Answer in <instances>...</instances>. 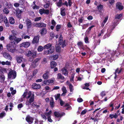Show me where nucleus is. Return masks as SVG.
<instances>
[{
  "label": "nucleus",
  "instance_id": "obj_13",
  "mask_svg": "<svg viewBox=\"0 0 124 124\" xmlns=\"http://www.w3.org/2000/svg\"><path fill=\"white\" fill-rule=\"evenodd\" d=\"M16 15L18 18L20 17L21 15V14L22 13V11L19 9H17L16 10Z\"/></svg>",
  "mask_w": 124,
  "mask_h": 124
},
{
  "label": "nucleus",
  "instance_id": "obj_7",
  "mask_svg": "<svg viewBox=\"0 0 124 124\" xmlns=\"http://www.w3.org/2000/svg\"><path fill=\"white\" fill-rule=\"evenodd\" d=\"M34 26L36 27H46V24L43 23H36L34 24Z\"/></svg>",
  "mask_w": 124,
  "mask_h": 124
},
{
  "label": "nucleus",
  "instance_id": "obj_32",
  "mask_svg": "<svg viewBox=\"0 0 124 124\" xmlns=\"http://www.w3.org/2000/svg\"><path fill=\"white\" fill-rule=\"evenodd\" d=\"M50 103L51 107L52 108H53L54 107V100L52 98L51 100Z\"/></svg>",
  "mask_w": 124,
  "mask_h": 124
},
{
  "label": "nucleus",
  "instance_id": "obj_63",
  "mask_svg": "<svg viewBox=\"0 0 124 124\" xmlns=\"http://www.w3.org/2000/svg\"><path fill=\"white\" fill-rule=\"evenodd\" d=\"M70 92H72L74 90V88L73 86L70 84Z\"/></svg>",
  "mask_w": 124,
  "mask_h": 124
},
{
  "label": "nucleus",
  "instance_id": "obj_39",
  "mask_svg": "<svg viewBox=\"0 0 124 124\" xmlns=\"http://www.w3.org/2000/svg\"><path fill=\"white\" fill-rule=\"evenodd\" d=\"M3 12L4 13L7 14L9 13V11L7 8H5L3 9Z\"/></svg>",
  "mask_w": 124,
  "mask_h": 124
},
{
  "label": "nucleus",
  "instance_id": "obj_46",
  "mask_svg": "<svg viewBox=\"0 0 124 124\" xmlns=\"http://www.w3.org/2000/svg\"><path fill=\"white\" fill-rule=\"evenodd\" d=\"M0 71L2 73L3 72L6 73L7 72L6 69L4 68H2L1 69H0Z\"/></svg>",
  "mask_w": 124,
  "mask_h": 124
},
{
  "label": "nucleus",
  "instance_id": "obj_19",
  "mask_svg": "<svg viewBox=\"0 0 124 124\" xmlns=\"http://www.w3.org/2000/svg\"><path fill=\"white\" fill-rule=\"evenodd\" d=\"M56 63L54 61H52L50 63V67L51 68H54L57 65Z\"/></svg>",
  "mask_w": 124,
  "mask_h": 124
},
{
  "label": "nucleus",
  "instance_id": "obj_23",
  "mask_svg": "<svg viewBox=\"0 0 124 124\" xmlns=\"http://www.w3.org/2000/svg\"><path fill=\"white\" fill-rule=\"evenodd\" d=\"M9 21L10 24H13L15 23V20L14 18L12 17H10L9 18Z\"/></svg>",
  "mask_w": 124,
  "mask_h": 124
},
{
  "label": "nucleus",
  "instance_id": "obj_41",
  "mask_svg": "<svg viewBox=\"0 0 124 124\" xmlns=\"http://www.w3.org/2000/svg\"><path fill=\"white\" fill-rule=\"evenodd\" d=\"M54 114L55 116L57 117H59L61 116V115L58 112H55Z\"/></svg>",
  "mask_w": 124,
  "mask_h": 124
},
{
  "label": "nucleus",
  "instance_id": "obj_59",
  "mask_svg": "<svg viewBox=\"0 0 124 124\" xmlns=\"http://www.w3.org/2000/svg\"><path fill=\"white\" fill-rule=\"evenodd\" d=\"M49 3H47L46 4L44 5V7L45 8H47L49 7Z\"/></svg>",
  "mask_w": 124,
  "mask_h": 124
},
{
  "label": "nucleus",
  "instance_id": "obj_28",
  "mask_svg": "<svg viewBox=\"0 0 124 124\" xmlns=\"http://www.w3.org/2000/svg\"><path fill=\"white\" fill-rule=\"evenodd\" d=\"M1 64L3 65H10L11 64V63L10 62H8V61L6 62H1Z\"/></svg>",
  "mask_w": 124,
  "mask_h": 124
},
{
  "label": "nucleus",
  "instance_id": "obj_17",
  "mask_svg": "<svg viewBox=\"0 0 124 124\" xmlns=\"http://www.w3.org/2000/svg\"><path fill=\"white\" fill-rule=\"evenodd\" d=\"M116 7L117 8L120 10H122L123 8V7L122 4L120 2H118L116 3Z\"/></svg>",
  "mask_w": 124,
  "mask_h": 124
},
{
  "label": "nucleus",
  "instance_id": "obj_43",
  "mask_svg": "<svg viewBox=\"0 0 124 124\" xmlns=\"http://www.w3.org/2000/svg\"><path fill=\"white\" fill-rule=\"evenodd\" d=\"M6 5L7 7V8H11L12 7V5L10 3H7Z\"/></svg>",
  "mask_w": 124,
  "mask_h": 124
},
{
  "label": "nucleus",
  "instance_id": "obj_1",
  "mask_svg": "<svg viewBox=\"0 0 124 124\" xmlns=\"http://www.w3.org/2000/svg\"><path fill=\"white\" fill-rule=\"evenodd\" d=\"M9 39L10 40L12 41L10 42L11 43H14L15 44H17L22 40L21 38H17L15 36L11 35L9 36Z\"/></svg>",
  "mask_w": 124,
  "mask_h": 124
},
{
  "label": "nucleus",
  "instance_id": "obj_8",
  "mask_svg": "<svg viewBox=\"0 0 124 124\" xmlns=\"http://www.w3.org/2000/svg\"><path fill=\"white\" fill-rule=\"evenodd\" d=\"M31 92H25L22 95V97L23 98H24L25 97L27 98H29L31 96Z\"/></svg>",
  "mask_w": 124,
  "mask_h": 124
},
{
  "label": "nucleus",
  "instance_id": "obj_55",
  "mask_svg": "<svg viewBox=\"0 0 124 124\" xmlns=\"http://www.w3.org/2000/svg\"><path fill=\"white\" fill-rule=\"evenodd\" d=\"M87 110L85 109L84 110L82 111L81 113V114L82 115H83L85 114L87 112Z\"/></svg>",
  "mask_w": 124,
  "mask_h": 124
},
{
  "label": "nucleus",
  "instance_id": "obj_51",
  "mask_svg": "<svg viewBox=\"0 0 124 124\" xmlns=\"http://www.w3.org/2000/svg\"><path fill=\"white\" fill-rule=\"evenodd\" d=\"M41 19V17H37L35 18L34 21L35 22L38 21L40 20Z\"/></svg>",
  "mask_w": 124,
  "mask_h": 124
},
{
  "label": "nucleus",
  "instance_id": "obj_44",
  "mask_svg": "<svg viewBox=\"0 0 124 124\" xmlns=\"http://www.w3.org/2000/svg\"><path fill=\"white\" fill-rule=\"evenodd\" d=\"M52 57H53V60H55L58 58V54H56L52 56Z\"/></svg>",
  "mask_w": 124,
  "mask_h": 124
},
{
  "label": "nucleus",
  "instance_id": "obj_12",
  "mask_svg": "<svg viewBox=\"0 0 124 124\" xmlns=\"http://www.w3.org/2000/svg\"><path fill=\"white\" fill-rule=\"evenodd\" d=\"M3 56L5 58L11 60V57L8 53H4L3 54Z\"/></svg>",
  "mask_w": 124,
  "mask_h": 124
},
{
  "label": "nucleus",
  "instance_id": "obj_14",
  "mask_svg": "<svg viewBox=\"0 0 124 124\" xmlns=\"http://www.w3.org/2000/svg\"><path fill=\"white\" fill-rule=\"evenodd\" d=\"M39 38L38 36H35L32 41V42L33 44L38 43L39 42Z\"/></svg>",
  "mask_w": 124,
  "mask_h": 124
},
{
  "label": "nucleus",
  "instance_id": "obj_31",
  "mask_svg": "<svg viewBox=\"0 0 124 124\" xmlns=\"http://www.w3.org/2000/svg\"><path fill=\"white\" fill-rule=\"evenodd\" d=\"M77 44L79 47L84 49L83 43L81 41L79 42Z\"/></svg>",
  "mask_w": 124,
  "mask_h": 124
},
{
  "label": "nucleus",
  "instance_id": "obj_37",
  "mask_svg": "<svg viewBox=\"0 0 124 124\" xmlns=\"http://www.w3.org/2000/svg\"><path fill=\"white\" fill-rule=\"evenodd\" d=\"M109 117L111 119L113 118H117V116L116 114H115V115L110 114L109 115Z\"/></svg>",
  "mask_w": 124,
  "mask_h": 124
},
{
  "label": "nucleus",
  "instance_id": "obj_58",
  "mask_svg": "<svg viewBox=\"0 0 124 124\" xmlns=\"http://www.w3.org/2000/svg\"><path fill=\"white\" fill-rule=\"evenodd\" d=\"M39 11L40 13L41 14H42L44 13V9H40L39 10Z\"/></svg>",
  "mask_w": 124,
  "mask_h": 124
},
{
  "label": "nucleus",
  "instance_id": "obj_60",
  "mask_svg": "<svg viewBox=\"0 0 124 124\" xmlns=\"http://www.w3.org/2000/svg\"><path fill=\"white\" fill-rule=\"evenodd\" d=\"M3 19H4V23H5V22H8V19L6 16H4V17Z\"/></svg>",
  "mask_w": 124,
  "mask_h": 124
},
{
  "label": "nucleus",
  "instance_id": "obj_24",
  "mask_svg": "<svg viewBox=\"0 0 124 124\" xmlns=\"http://www.w3.org/2000/svg\"><path fill=\"white\" fill-rule=\"evenodd\" d=\"M108 17L107 16L105 17L104 19V20L103 22L101 23V25L103 27L106 22L107 21L108 19Z\"/></svg>",
  "mask_w": 124,
  "mask_h": 124
},
{
  "label": "nucleus",
  "instance_id": "obj_33",
  "mask_svg": "<svg viewBox=\"0 0 124 124\" xmlns=\"http://www.w3.org/2000/svg\"><path fill=\"white\" fill-rule=\"evenodd\" d=\"M63 5H64V4L62 3V0H59V1L57 3V6L59 7H61Z\"/></svg>",
  "mask_w": 124,
  "mask_h": 124
},
{
  "label": "nucleus",
  "instance_id": "obj_3",
  "mask_svg": "<svg viewBox=\"0 0 124 124\" xmlns=\"http://www.w3.org/2000/svg\"><path fill=\"white\" fill-rule=\"evenodd\" d=\"M26 56H32L34 58L36 56V52L35 51H29L26 53Z\"/></svg>",
  "mask_w": 124,
  "mask_h": 124
},
{
  "label": "nucleus",
  "instance_id": "obj_15",
  "mask_svg": "<svg viewBox=\"0 0 124 124\" xmlns=\"http://www.w3.org/2000/svg\"><path fill=\"white\" fill-rule=\"evenodd\" d=\"M30 45V43L28 42H24L23 43L21 44V46L25 48L28 47Z\"/></svg>",
  "mask_w": 124,
  "mask_h": 124
},
{
  "label": "nucleus",
  "instance_id": "obj_21",
  "mask_svg": "<svg viewBox=\"0 0 124 124\" xmlns=\"http://www.w3.org/2000/svg\"><path fill=\"white\" fill-rule=\"evenodd\" d=\"M34 95L33 94L29 100H28L30 104L32 102L34 101Z\"/></svg>",
  "mask_w": 124,
  "mask_h": 124
},
{
  "label": "nucleus",
  "instance_id": "obj_40",
  "mask_svg": "<svg viewBox=\"0 0 124 124\" xmlns=\"http://www.w3.org/2000/svg\"><path fill=\"white\" fill-rule=\"evenodd\" d=\"M123 70V69L122 68H117L116 70V73H118V74L120 73Z\"/></svg>",
  "mask_w": 124,
  "mask_h": 124
},
{
  "label": "nucleus",
  "instance_id": "obj_22",
  "mask_svg": "<svg viewBox=\"0 0 124 124\" xmlns=\"http://www.w3.org/2000/svg\"><path fill=\"white\" fill-rule=\"evenodd\" d=\"M62 73L65 76H67L68 74V72L65 68H63L62 70Z\"/></svg>",
  "mask_w": 124,
  "mask_h": 124
},
{
  "label": "nucleus",
  "instance_id": "obj_4",
  "mask_svg": "<svg viewBox=\"0 0 124 124\" xmlns=\"http://www.w3.org/2000/svg\"><path fill=\"white\" fill-rule=\"evenodd\" d=\"M63 38L62 35H60V36L59 38V43L60 45H62V47H64L66 46L65 41L64 40L63 41Z\"/></svg>",
  "mask_w": 124,
  "mask_h": 124
},
{
  "label": "nucleus",
  "instance_id": "obj_47",
  "mask_svg": "<svg viewBox=\"0 0 124 124\" xmlns=\"http://www.w3.org/2000/svg\"><path fill=\"white\" fill-rule=\"evenodd\" d=\"M88 38L87 36H86L84 38V41L86 43H88L89 42L88 40Z\"/></svg>",
  "mask_w": 124,
  "mask_h": 124
},
{
  "label": "nucleus",
  "instance_id": "obj_16",
  "mask_svg": "<svg viewBox=\"0 0 124 124\" xmlns=\"http://www.w3.org/2000/svg\"><path fill=\"white\" fill-rule=\"evenodd\" d=\"M32 88L35 89H39L41 87L39 84H37L36 83H34L32 84Z\"/></svg>",
  "mask_w": 124,
  "mask_h": 124
},
{
  "label": "nucleus",
  "instance_id": "obj_30",
  "mask_svg": "<svg viewBox=\"0 0 124 124\" xmlns=\"http://www.w3.org/2000/svg\"><path fill=\"white\" fill-rule=\"evenodd\" d=\"M97 8L98 10L100 11L103 9V5L100 4L97 7Z\"/></svg>",
  "mask_w": 124,
  "mask_h": 124
},
{
  "label": "nucleus",
  "instance_id": "obj_54",
  "mask_svg": "<svg viewBox=\"0 0 124 124\" xmlns=\"http://www.w3.org/2000/svg\"><path fill=\"white\" fill-rule=\"evenodd\" d=\"M75 74L74 73H72L71 75V78H70V82L73 81V79L74 77Z\"/></svg>",
  "mask_w": 124,
  "mask_h": 124
},
{
  "label": "nucleus",
  "instance_id": "obj_64",
  "mask_svg": "<svg viewBox=\"0 0 124 124\" xmlns=\"http://www.w3.org/2000/svg\"><path fill=\"white\" fill-rule=\"evenodd\" d=\"M61 27V26L60 25H57L56 28V30L58 31L59 30V29H60Z\"/></svg>",
  "mask_w": 124,
  "mask_h": 124
},
{
  "label": "nucleus",
  "instance_id": "obj_6",
  "mask_svg": "<svg viewBox=\"0 0 124 124\" xmlns=\"http://www.w3.org/2000/svg\"><path fill=\"white\" fill-rule=\"evenodd\" d=\"M7 48L9 51L13 52L14 51V49H13V46L11 44L9 43L7 45Z\"/></svg>",
  "mask_w": 124,
  "mask_h": 124
},
{
  "label": "nucleus",
  "instance_id": "obj_2",
  "mask_svg": "<svg viewBox=\"0 0 124 124\" xmlns=\"http://www.w3.org/2000/svg\"><path fill=\"white\" fill-rule=\"evenodd\" d=\"M54 47L52 46L48 50L44 51L43 54L46 55L51 54L54 52Z\"/></svg>",
  "mask_w": 124,
  "mask_h": 124
},
{
  "label": "nucleus",
  "instance_id": "obj_57",
  "mask_svg": "<svg viewBox=\"0 0 124 124\" xmlns=\"http://www.w3.org/2000/svg\"><path fill=\"white\" fill-rule=\"evenodd\" d=\"M32 8L33 9H37L39 8V7L36 5H35L34 6H33Z\"/></svg>",
  "mask_w": 124,
  "mask_h": 124
},
{
  "label": "nucleus",
  "instance_id": "obj_25",
  "mask_svg": "<svg viewBox=\"0 0 124 124\" xmlns=\"http://www.w3.org/2000/svg\"><path fill=\"white\" fill-rule=\"evenodd\" d=\"M52 45L50 44H48L45 45L43 47V49H47L49 48L50 47L51 48L52 46Z\"/></svg>",
  "mask_w": 124,
  "mask_h": 124
},
{
  "label": "nucleus",
  "instance_id": "obj_18",
  "mask_svg": "<svg viewBox=\"0 0 124 124\" xmlns=\"http://www.w3.org/2000/svg\"><path fill=\"white\" fill-rule=\"evenodd\" d=\"M47 32L46 29L45 28H43L40 31V33L41 35L45 34Z\"/></svg>",
  "mask_w": 124,
  "mask_h": 124
},
{
  "label": "nucleus",
  "instance_id": "obj_29",
  "mask_svg": "<svg viewBox=\"0 0 124 124\" xmlns=\"http://www.w3.org/2000/svg\"><path fill=\"white\" fill-rule=\"evenodd\" d=\"M5 79V77L3 75H0V82H3Z\"/></svg>",
  "mask_w": 124,
  "mask_h": 124
},
{
  "label": "nucleus",
  "instance_id": "obj_56",
  "mask_svg": "<svg viewBox=\"0 0 124 124\" xmlns=\"http://www.w3.org/2000/svg\"><path fill=\"white\" fill-rule=\"evenodd\" d=\"M60 95V94H58L56 95H55V97L56 100H57L59 97Z\"/></svg>",
  "mask_w": 124,
  "mask_h": 124
},
{
  "label": "nucleus",
  "instance_id": "obj_34",
  "mask_svg": "<svg viewBox=\"0 0 124 124\" xmlns=\"http://www.w3.org/2000/svg\"><path fill=\"white\" fill-rule=\"evenodd\" d=\"M61 47L60 46H56V51L57 52H60L61 51Z\"/></svg>",
  "mask_w": 124,
  "mask_h": 124
},
{
  "label": "nucleus",
  "instance_id": "obj_26",
  "mask_svg": "<svg viewBox=\"0 0 124 124\" xmlns=\"http://www.w3.org/2000/svg\"><path fill=\"white\" fill-rule=\"evenodd\" d=\"M62 90L63 92V93L61 94V96L65 95L64 94L66 93L67 92V90L66 89V88L63 86L62 88Z\"/></svg>",
  "mask_w": 124,
  "mask_h": 124
},
{
  "label": "nucleus",
  "instance_id": "obj_35",
  "mask_svg": "<svg viewBox=\"0 0 124 124\" xmlns=\"http://www.w3.org/2000/svg\"><path fill=\"white\" fill-rule=\"evenodd\" d=\"M57 78L63 79H64V77L61 74L59 73L57 74Z\"/></svg>",
  "mask_w": 124,
  "mask_h": 124
},
{
  "label": "nucleus",
  "instance_id": "obj_5",
  "mask_svg": "<svg viewBox=\"0 0 124 124\" xmlns=\"http://www.w3.org/2000/svg\"><path fill=\"white\" fill-rule=\"evenodd\" d=\"M16 74L15 72L10 71L8 74V77L9 78H15L16 77Z\"/></svg>",
  "mask_w": 124,
  "mask_h": 124
},
{
  "label": "nucleus",
  "instance_id": "obj_38",
  "mask_svg": "<svg viewBox=\"0 0 124 124\" xmlns=\"http://www.w3.org/2000/svg\"><path fill=\"white\" fill-rule=\"evenodd\" d=\"M64 8L63 9L62 8L61 9V14L62 16H64L65 15V13L64 11Z\"/></svg>",
  "mask_w": 124,
  "mask_h": 124
},
{
  "label": "nucleus",
  "instance_id": "obj_36",
  "mask_svg": "<svg viewBox=\"0 0 124 124\" xmlns=\"http://www.w3.org/2000/svg\"><path fill=\"white\" fill-rule=\"evenodd\" d=\"M116 53V51H111L110 52V53L111 54V56H109V58H108V59L109 58H111V56H113Z\"/></svg>",
  "mask_w": 124,
  "mask_h": 124
},
{
  "label": "nucleus",
  "instance_id": "obj_9",
  "mask_svg": "<svg viewBox=\"0 0 124 124\" xmlns=\"http://www.w3.org/2000/svg\"><path fill=\"white\" fill-rule=\"evenodd\" d=\"M27 26L28 28H30L31 26V21L29 19H27L25 21Z\"/></svg>",
  "mask_w": 124,
  "mask_h": 124
},
{
  "label": "nucleus",
  "instance_id": "obj_53",
  "mask_svg": "<svg viewBox=\"0 0 124 124\" xmlns=\"http://www.w3.org/2000/svg\"><path fill=\"white\" fill-rule=\"evenodd\" d=\"M12 34H13V36H15L17 34V32L14 30H13L12 31Z\"/></svg>",
  "mask_w": 124,
  "mask_h": 124
},
{
  "label": "nucleus",
  "instance_id": "obj_45",
  "mask_svg": "<svg viewBox=\"0 0 124 124\" xmlns=\"http://www.w3.org/2000/svg\"><path fill=\"white\" fill-rule=\"evenodd\" d=\"M122 16V15L121 14L117 15L115 16V18L116 19H119Z\"/></svg>",
  "mask_w": 124,
  "mask_h": 124
},
{
  "label": "nucleus",
  "instance_id": "obj_27",
  "mask_svg": "<svg viewBox=\"0 0 124 124\" xmlns=\"http://www.w3.org/2000/svg\"><path fill=\"white\" fill-rule=\"evenodd\" d=\"M16 59L17 62L20 63L22 61L23 58L21 57H16Z\"/></svg>",
  "mask_w": 124,
  "mask_h": 124
},
{
  "label": "nucleus",
  "instance_id": "obj_11",
  "mask_svg": "<svg viewBox=\"0 0 124 124\" xmlns=\"http://www.w3.org/2000/svg\"><path fill=\"white\" fill-rule=\"evenodd\" d=\"M49 73V71H46L45 73L42 76V77L44 79H47L48 78Z\"/></svg>",
  "mask_w": 124,
  "mask_h": 124
},
{
  "label": "nucleus",
  "instance_id": "obj_61",
  "mask_svg": "<svg viewBox=\"0 0 124 124\" xmlns=\"http://www.w3.org/2000/svg\"><path fill=\"white\" fill-rule=\"evenodd\" d=\"M77 101L78 102H82L83 100L81 98H79L78 99Z\"/></svg>",
  "mask_w": 124,
  "mask_h": 124
},
{
  "label": "nucleus",
  "instance_id": "obj_20",
  "mask_svg": "<svg viewBox=\"0 0 124 124\" xmlns=\"http://www.w3.org/2000/svg\"><path fill=\"white\" fill-rule=\"evenodd\" d=\"M40 58H37L35 59L32 62V65L34 67L36 66V63L40 60Z\"/></svg>",
  "mask_w": 124,
  "mask_h": 124
},
{
  "label": "nucleus",
  "instance_id": "obj_42",
  "mask_svg": "<svg viewBox=\"0 0 124 124\" xmlns=\"http://www.w3.org/2000/svg\"><path fill=\"white\" fill-rule=\"evenodd\" d=\"M43 47L42 46H39L38 48V51L39 52H41L43 49Z\"/></svg>",
  "mask_w": 124,
  "mask_h": 124
},
{
  "label": "nucleus",
  "instance_id": "obj_52",
  "mask_svg": "<svg viewBox=\"0 0 124 124\" xmlns=\"http://www.w3.org/2000/svg\"><path fill=\"white\" fill-rule=\"evenodd\" d=\"M59 100L60 101V105L61 106H62L64 104V102L60 98L59 99Z\"/></svg>",
  "mask_w": 124,
  "mask_h": 124
},
{
  "label": "nucleus",
  "instance_id": "obj_48",
  "mask_svg": "<svg viewBox=\"0 0 124 124\" xmlns=\"http://www.w3.org/2000/svg\"><path fill=\"white\" fill-rule=\"evenodd\" d=\"M106 94V92L105 91H102L100 93V95L101 96L103 97L105 96Z\"/></svg>",
  "mask_w": 124,
  "mask_h": 124
},
{
  "label": "nucleus",
  "instance_id": "obj_10",
  "mask_svg": "<svg viewBox=\"0 0 124 124\" xmlns=\"http://www.w3.org/2000/svg\"><path fill=\"white\" fill-rule=\"evenodd\" d=\"M33 119L30 116H28L26 118V120L30 124L32 123L33 122Z\"/></svg>",
  "mask_w": 124,
  "mask_h": 124
},
{
  "label": "nucleus",
  "instance_id": "obj_62",
  "mask_svg": "<svg viewBox=\"0 0 124 124\" xmlns=\"http://www.w3.org/2000/svg\"><path fill=\"white\" fill-rule=\"evenodd\" d=\"M51 113V111H50L46 113L45 115L46 116H49V115Z\"/></svg>",
  "mask_w": 124,
  "mask_h": 124
},
{
  "label": "nucleus",
  "instance_id": "obj_50",
  "mask_svg": "<svg viewBox=\"0 0 124 124\" xmlns=\"http://www.w3.org/2000/svg\"><path fill=\"white\" fill-rule=\"evenodd\" d=\"M49 13V11L48 10H46L44 9V13H45L46 14L48 15Z\"/></svg>",
  "mask_w": 124,
  "mask_h": 124
},
{
  "label": "nucleus",
  "instance_id": "obj_49",
  "mask_svg": "<svg viewBox=\"0 0 124 124\" xmlns=\"http://www.w3.org/2000/svg\"><path fill=\"white\" fill-rule=\"evenodd\" d=\"M63 4H64V5H66L67 7L68 5L70 6V0H68V3L67 1H66L65 3H63Z\"/></svg>",
  "mask_w": 124,
  "mask_h": 124
}]
</instances>
